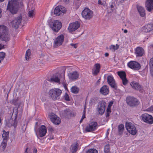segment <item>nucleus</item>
<instances>
[{
	"mask_svg": "<svg viewBox=\"0 0 153 153\" xmlns=\"http://www.w3.org/2000/svg\"><path fill=\"white\" fill-rule=\"evenodd\" d=\"M149 64L151 73L152 74L153 76V58L150 59Z\"/></svg>",
	"mask_w": 153,
	"mask_h": 153,
	"instance_id": "nucleus-33",
	"label": "nucleus"
},
{
	"mask_svg": "<svg viewBox=\"0 0 153 153\" xmlns=\"http://www.w3.org/2000/svg\"><path fill=\"white\" fill-rule=\"evenodd\" d=\"M48 25L52 30L56 32H57L62 27L61 22L57 20L53 22H49Z\"/></svg>",
	"mask_w": 153,
	"mask_h": 153,
	"instance_id": "nucleus-5",
	"label": "nucleus"
},
{
	"mask_svg": "<svg viewBox=\"0 0 153 153\" xmlns=\"http://www.w3.org/2000/svg\"><path fill=\"white\" fill-rule=\"evenodd\" d=\"M130 84L132 87L136 90L140 91L142 89V87L137 82H131Z\"/></svg>",
	"mask_w": 153,
	"mask_h": 153,
	"instance_id": "nucleus-26",
	"label": "nucleus"
},
{
	"mask_svg": "<svg viewBox=\"0 0 153 153\" xmlns=\"http://www.w3.org/2000/svg\"><path fill=\"white\" fill-rule=\"evenodd\" d=\"M20 5L21 7L23 6V3L22 2H21L20 3Z\"/></svg>",
	"mask_w": 153,
	"mask_h": 153,
	"instance_id": "nucleus-61",
	"label": "nucleus"
},
{
	"mask_svg": "<svg viewBox=\"0 0 153 153\" xmlns=\"http://www.w3.org/2000/svg\"><path fill=\"white\" fill-rule=\"evenodd\" d=\"M149 109L151 111H153V106H151Z\"/></svg>",
	"mask_w": 153,
	"mask_h": 153,
	"instance_id": "nucleus-56",
	"label": "nucleus"
},
{
	"mask_svg": "<svg viewBox=\"0 0 153 153\" xmlns=\"http://www.w3.org/2000/svg\"><path fill=\"white\" fill-rule=\"evenodd\" d=\"M4 48V46L3 45L0 44V50Z\"/></svg>",
	"mask_w": 153,
	"mask_h": 153,
	"instance_id": "nucleus-55",
	"label": "nucleus"
},
{
	"mask_svg": "<svg viewBox=\"0 0 153 153\" xmlns=\"http://www.w3.org/2000/svg\"><path fill=\"white\" fill-rule=\"evenodd\" d=\"M7 141L3 140L1 143V146L3 149H4L7 146Z\"/></svg>",
	"mask_w": 153,
	"mask_h": 153,
	"instance_id": "nucleus-42",
	"label": "nucleus"
},
{
	"mask_svg": "<svg viewBox=\"0 0 153 153\" xmlns=\"http://www.w3.org/2000/svg\"><path fill=\"white\" fill-rule=\"evenodd\" d=\"M85 109H84V110L83 111L82 115H84V116H85Z\"/></svg>",
	"mask_w": 153,
	"mask_h": 153,
	"instance_id": "nucleus-59",
	"label": "nucleus"
},
{
	"mask_svg": "<svg viewBox=\"0 0 153 153\" xmlns=\"http://www.w3.org/2000/svg\"><path fill=\"white\" fill-rule=\"evenodd\" d=\"M71 91L73 93L77 94L78 93L79 89L76 86H73L71 89Z\"/></svg>",
	"mask_w": 153,
	"mask_h": 153,
	"instance_id": "nucleus-35",
	"label": "nucleus"
},
{
	"mask_svg": "<svg viewBox=\"0 0 153 153\" xmlns=\"http://www.w3.org/2000/svg\"><path fill=\"white\" fill-rule=\"evenodd\" d=\"M110 151V147L108 145H106L105 146L104 152L105 153H108Z\"/></svg>",
	"mask_w": 153,
	"mask_h": 153,
	"instance_id": "nucleus-40",
	"label": "nucleus"
},
{
	"mask_svg": "<svg viewBox=\"0 0 153 153\" xmlns=\"http://www.w3.org/2000/svg\"><path fill=\"white\" fill-rule=\"evenodd\" d=\"M80 26V24L77 21L70 24L68 28V30L70 33H72L77 30Z\"/></svg>",
	"mask_w": 153,
	"mask_h": 153,
	"instance_id": "nucleus-13",
	"label": "nucleus"
},
{
	"mask_svg": "<svg viewBox=\"0 0 153 153\" xmlns=\"http://www.w3.org/2000/svg\"><path fill=\"white\" fill-rule=\"evenodd\" d=\"M126 101L127 103L131 107H136L140 103L137 98L129 96L126 97Z\"/></svg>",
	"mask_w": 153,
	"mask_h": 153,
	"instance_id": "nucleus-6",
	"label": "nucleus"
},
{
	"mask_svg": "<svg viewBox=\"0 0 153 153\" xmlns=\"http://www.w3.org/2000/svg\"><path fill=\"white\" fill-rule=\"evenodd\" d=\"M0 39L5 41L10 39L9 35L7 34V27L4 26H0Z\"/></svg>",
	"mask_w": 153,
	"mask_h": 153,
	"instance_id": "nucleus-3",
	"label": "nucleus"
},
{
	"mask_svg": "<svg viewBox=\"0 0 153 153\" xmlns=\"http://www.w3.org/2000/svg\"><path fill=\"white\" fill-rule=\"evenodd\" d=\"M126 127L128 131L133 135H135L137 133V130L135 126L130 122H126Z\"/></svg>",
	"mask_w": 153,
	"mask_h": 153,
	"instance_id": "nucleus-8",
	"label": "nucleus"
},
{
	"mask_svg": "<svg viewBox=\"0 0 153 153\" xmlns=\"http://www.w3.org/2000/svg\"><path fill=\"white\" fill-rule=\"evenodd\" d=\"M68 75L69 79L72 80L77 79L79 76V74L76 71L69 73Z\"/></svg>",
	"mask_w": 153,
	"mask_h": 153,
	"instance_id": "nucleus-23",
	"label": "nucleus"
},
{
	"mask_svg": "<svg viewBox=\"0 0 153 153\" xmlns=\"http://www.w3.org/2000/svg\"><path fill=\"white\" fill-rule=\"evenodd\" d=\"M128 65L130 68L135 70H138L140 68L139 63L135 61H130L128 63Z\"/></svg>",
	"mask_w": 153,
	"mask_h": 153,
	"instance_id": "nucleus-16",
	"label": "nucleus"
},
{
	"mask_svg": "<svg viewBox=\"0 0 153 153\" xmlns=\"http://www.w3.org/2000/svg\"><path fill=\"white\" fill-rule=\"evenodd\" d=\"M30 49L27 50L26 52L25 58L27 60H29L30 57Z\"/></svg>",
	"mask_w": 153,
	"mask_h": 153,
	"instance_id": "nucleus-37",
	"label": "nucleus"
},
{
	"mask_svg": "<svg viewBox=\"0 0 153 153\" xmlns=\"http://www.w3.org/2000/svg\"><path fill=\"white\" fill-rule=\"evenodd\" d=\"M70 45L73 47H74V48H76L77 47V44H73L71 43L70 44Z\"/></svg>",
	"mask_w": 153,
	"mask_h": 153,
	"instance_id": "nucleus-50",
	"label": "nucleus"
},
{
	"mask_svg": "<svg viewBox=\"0 0 153 153\" xmlns=\"http://www.w3.org/2000/svg\"><path fill=\"white\" fill-rule=\"evenodd\" d=\"M23 104H20L18 107H16L13 109V111L12 116V117H14L13 120L12 118H10L6 123V125L9 127L13 126L16 128L17 125V117L20 118L22 114Z\"/></svg>",
	"mask_w": 153,
	"mask_h": 153,
	"instance_id": "nucleus-1",
	"label": "nucleus"
},
{
	"mask_svg": "<svg viewBox=\"0 0 153 153\" xmlns=\"http://www.w3.org/2000/svg\"><path fill=\"white\" fill-rule=\"evenodd\" d=\"M49 130L50 131V133L49 135V136H50L51 137L49 138V139L50 140H51L53 139V136H52L51 137L52 134V131H53V129L52 127H50L49 128Z\"/></svg>",
	"mask_w": 153,
	"mask_h": 153,
	"instance_id": "nucleus-39",
	"label": "nucleus"
},
{
	"mask_svg": "<svg viewBox=\"0 0 153 153\" xmlns=\"http://www.w3.org/2000/svg\"><path fill=\"white\" fill-rule=\"evenodd\" d=\"M153 29V24H148L142 27V30L143 32L146 33L149 32Z\"/></svg>",
	"mask_w": 153,
	"mask_h": 153,
	"instance_id": "nucleus-21",
	"label": "nucleus"
},
{
	"mask_svg": "<svg viewBox=\"0 0 153 153\" xmlns=\"http://www.w3.org/2000/svg\"><path fill=\"white\" fill-rule=\"evenodd\" d=\"M2 12L1 9L0 8V18L1 16V13Z\"/></svg>",
	"mask_w": 153,
	"mask_h": 153,
	"instance_id": "nucleus-62",
	"label": "nucleus"
},
{
	"mask_svg": "<svg viewBox=\"0 0 153 153\" xmlns=\"http://www.w3.org/2000/svg\"><path fill=\"white\" fill-rule=\"evenodd\" d=\"M27 123H26V122H25L24 121L23 122V123H22L21 128L22 130V132H24L25 131L27 127Z\"/></svg>",
	"mask_w": 153,
	"mask_h": 153,
	"instance_id": "nucleus-34",
	"label": "nucleus"
},
{
	"mask_svg": "<svg viewBox=\"0 0 153 153\" xmlns=\"http://www.w3.org/2000/svg\"><path fill=\"white\" fill-rule=\"evenodd\" d=\"M64 37L63 35L61 34L54 39L53 47L57 48L61 45L64 41Z\"/></svg>",
	"mask_w": 153,
	"mask_h": 153,
	"instance_id": "nucleus-9",
	"label": "nucleus"
},
{
	"mask_svg": "<svg viewBox=\"0 0 153 153\" xmlns=\"http://www.w3.org/2000/svg\"><path fill=\"white\" fill-rule=\"evenodd\" d=\"M61 93L62 91L59 89H52L49 92V95L53 100H55L59 98Z\"/></svg>",
	"mask_w": 153,
	"mask_h": 153,
	"instance_id": "nucleus-4",
	"label": "nucleus"
},
{
	"mask_svg": "<svg viewBox=\"0 0 153 153\" xmlns=\"http://www.w3.org/2000/svg\"><path fill=\"white\" fill-rule=\"evenodd\" d=\"M78 143H76L73 144L71 146V150L72 153L76 152L78 149Z\"/></svg>",
	"mask_w": 153,
	"mask_h": 153,
	"instance_id": "nucleus-28",
	"label": "nucleus"
},
{
	"mask_svg": "<svg viewBox=\"0 0 153 153\" xmlns=\"http://www.w3.org/2000/svg\"><path fill=\"white\" fill-rule=\"evenodd\" d=\"M82 15L85 19L89 20L93 17V12L88 8H85L82 11Z\"/></svg>",
	"mask_w": 153,
	"mask_h": 153,
	"instance_id": "nucleus-7",
	"label": "nucleus"
},
{
	"mask_svg": "<svg viewBox=\"0 0 153 153\" xmlns=\"http://www.w3.org/2000/svg\"><path fill=\"white\" fill-rule=\"evenodd\" d=\"M97 123L95 122H92L87 126L85 128L86 131L88 132L93 131L97 126Z\"/></svg>",
	"mask_w": 153,
	"mask_h": 153,
	"instance_id": "nucleus-19",
	"label": "nucleus"
},
{
	"mask_svg": "<svg viewBox=\"0 0 153 153\" xmlns=\"http://www.w3.org/2000/svg\"><path fill=\"white\" fill-rule=\"evenodd\" d=\"M98 4H99L103 5V3H102V1L100 0H99L98 1Z\"/></svg>",
	"mask_w": 153,
	"mask_h": 153,
	"instance_id": "nucleus-54",
	"label": "nucleus"
},
{
	"mask_svg": "<svg viewBox=\"0 0 153 153\" xmlns=\"http://www.w3.org/2000/svg\"><path fill=\"white\" fill-rule=\"evenodd\" d=\"M64 87L65 88V89H67V86H66V85L65 84V85H64Z\"/></svg>",
	"mask_w": 153,
	"mask_h": 153,
	"instance_id": "nucleus-64",
	"label": "nucleus"
},
{
	"mask_svg": "<svg viewBox=\"0 0 153 153\" xmlns=\"http://www.w3.org/2000/svg\"><path fill=\"white\" fill-rule=\"evenodd\" d=\"M135 53L137 56H142L144 54V50L142 47H137L135 49Z\"/></svg>",
	"mask_w": 153,
	"mask_h": 153,
	"instance_id": "nucleus-20",
	"label": "nucleus"
},
{
	"mask_svg": "<svg viewBox=\"0 0 153 153\" xmlns=\"http://www.w3.org/2000/svg\"><path fill=\"white\" fill-rule=\"evenodd\" d=\"M22 17L21 16L16 18L11 22L12 27L16 29L17 28L20 23L22 22Z\"/></svg>",
	"mask_w": 153,
	"mask_h": 153,
	"instance_id": "nucleus-12",
	"label": "nucleus"
},
{
	"mask_svg": "<svg viewBox=\"0 0 153 153\" xmlns=\"http://www.w3.org/2000/svg\"><path fill=\"white\" fill-rule=\"evenodd\" d=\"M17 102L18 100H14L13 102V104L15 105H17L18 104Z\"/></svg>",
	"mask_w": 153,
	"mask_h": 153,
	"instance_id": "nucleus-51",
	"label": "nucleus"
},
{
	"mask_svg": "<svg viewBox=\"0 0 153 153\" xmlns=\"http://www.w3.org/2000/svg\"><path fill=\"white\" fill-rule=\"evenodd\" d=\"M106 103L104 101H102L100 102L98 104L97 108V110L98 111L99 114L102 115L104 113Z\"/></svg>",
	"mask_w": 153,
	"mask_h": 153,
	"instance_id": "nucleus-11",
	"label": "nucleus"
},
{
	"mask_svg": "<svg viewBox=\"0 0 153 153\" xmlns=\"http://www.w3.org/2000/svg\"><path fill=\"white\" fill-rule=\"evenodd\" d=\"M46 128L44 125H42L39 128V133L40 137H42L44 136L47 133Z\"/></svg>",
	"mask_w": 153,
	"mask_h": 153,
	"instance_id": "nucleus-22",
	"label": "nucleus"
},
{
	"mask_svg": "<svg viewBox=\"0 0 153 153\" xmlns=\"http://www.w3.org/2000/svg\"><path fill=\"white\" fill-rule=\"evenodd\" d=\"M100 65L99 63L95 64L94 65V69L92 70V73L94 75H97L100 72Z\"/></svg>",
	"mask_w": 153,
	"mask_h": 153,
	"instance_id": "nucleus-24",
	"label": "nucleus"
},
{
	"mask_svg": "<svg viewBox=\"0 0 153 153\" xmlns=\"http://www.w3.org/2000/svg\"><path fill=\"white\" fill-rule=\"evenodd\" d=\"M119 47V46L117 44H116L115 46L112 45L111 46L110 49L112 51H115L117 50Z\"/></svg>",
	"mask_w": 153,
	"mask_h": 153,
	"instance_id": "nucleus-36",
	"label": "nucleus"
},
{
	"mask_svg": "<svg viewBox=\"0 0 153 153\" xmlns=\"http://www.w3.org/2000/svg\"><path fill=\"white\" fill-rule=\"evenodd\" d=\"M105 56L108 57V55H109V54H108V53H106L105 54Z\"/></svg>",
	"mask_w": 153,
	"mask_h": 153,
	"instance_id": "nucleus-60",
	"label": "nucleus"
},
{
	"mask_svg": "<svg viewBox=\"0 0 153 153\" xmlns=\"http://www.w3.org/2000/svg\"><path fill=\"white\" fill-rule=\"evenodd\" d=\"M107 82L108 84L111 88L115 90H116L117 88V86L112 76H108L107 77Z\"/></svg>",
	"mask_w": 153,
	"mask_h": 153,
	"instance_id": "nucleus-15",
	"label": "nucleus"
},
{
	"mask_svg": "<svg viewBox=\"0 0 153 153\" xmlns=\"http://www.w3.org/2000/svg\"><path fill=\"white\" fill-rule=\"evenodd\" d=\"M117 74L121 79L126 77V73L123 71H118Z\"/></svg>",
	"mask_w": 153,
	"mask_h": 153,
	"instance_id": "nucleus-32",
	"label": "nucleus"
},
{
	"mask_svg": "<svg viewBox=\"0 0 153 153\" xmlns=\"http://www.w3.org/2000/svg\"><path fill=\"white\" fill-rule=\"evenodd\" d=\"M122 79V80L123 84L124 85H126L127 84L128 81L126 78V77H125V78Z\"/></svg>",
	"mask_w": 153,
	"mask_h": 153,
	"instance_id": "nucleus-47",
	"label": "nucleus"
},
{
	"mask_svg": "<svg viewBox=\"0 0 153 153\" xmlns=\"http://www.w3.org/2000/svg\"><path fill=\"white\" fill-rule=\"evenodd\" d=\"M60 10H61V13H65L66 12V8L63 6H60Z\"/></svg>",
	"mask_w": 153,
	"mask_h": 153,
	"instance_id": "nucleus-45",
	"label": "nucleus"
},
{
	"mask_svg": "<svg viewBox=\"0 0 153 153\" xmlns=\"http://www.w3.org/2000/svg\"><path fill=\"white\" fill-rule=\"evenodd\" d=\"M19 8V2L17 0H9L7 9L12 14L17 13Z\"/></svg>",
	"mask_w": 153,
	"mask_h": 153,
	"instance_id": "nucleus-2",
	"label": "nucleus"
},
{
	"mask_svg": "<svg viewBox=\"0 0 153 153\" xmlns=\"http://www.w3.org/2000/svg\"><path fill=\"white\" fill-rule=\"evenodd\" d=\"M113 102L111 101L109 104L108 105V106L107 108H108L109 109H111V106L112 105V104H113Z\"/></svg>",
	"mask_w": 153,
	"mask_h": 153,
	"instance_id": "nucleus-49",
	"label": "nucleus"
},
{
	"mask_svg": "<svg viewBox=\"0 0 153 153\" xmlns=\"http://www.w3.org/2000/svg\"><path fill=\"white\" fill-rule=\"evenodd\" d=\"M110 7L111 8V11H113L114 10V6L113 5H110Z\"/></svg>",
	"mask_w": 153,
	"mask_h": 153,
	"instance_id": "nucleus-53",
	"label": "nucleus"
},
{
	"mask_svg": "<svg viewBox=\"0 0 153 153\" xmlns=\"http://www.w3.org/2000/svg\"><path fill=\"white\" fill-rule=\"evenodd\" d=\"M60 7L59 6L56 7L54 10V13L56 16H59L61 14V10H60Z\"/></svg>",
	"mask_w": 153,
	"mask_h": 153,
	"instance_id": "nucleus-30",
	"label": "nucleus"
},
{
	"mask_svg": "<svg viewBox=\"0 0 153 153\" xmlns=\"http://www.w3.org/2000/svg\"><path fill=\"white\" fill-rule=\"evenodd\" d=\"M37 152V150L36 148H35L34 149V151H33V152H34V153H36Z\"/></svg>",
	"mask_w": 153,
	"mask_h": 153,
	"instance_id": "nucleus-58",
	"label": "nucleus"
},
{
	"mask_svg": "<svg viewBox=\"0 0 153 153\" xmlns=\"http://www.w3.org/2000/svg\"><path fill=\"white\" fill-rule=\"evenodd\" d=\"M64 98L67 101H70L69 96L67 93H65V94L64 96Z\"/></svg>",
	"mask_w": 153,
	"mask_h": 153,
	"instance_id": "nucleus-48",
	"label": "nucleus"
},
{
	"mask_svg": "<svg viewBox=\"0 0 153 153\" xmlns=\"http://www.w3.org/2000/svg\"><path fill=\"white\" fill-rule=\"evenodd\" d=\"M141 117L144 122L147 123L152 124L153 123V118L151 115L145 113L142 114Z\"/></svg>",
	"mask_w": 153,
	"mask_h": 153,
	"instance_id": "nucleus-10",
	"label": "nucleus"
},
{
	"mask_svg": "<svg viewBox=\"0 0 153 153\" xmlns=\"http://www.w3.org/2000/svg\"><path fill=\"white\" fill-rule=\"evenodd\" d=\"M124 129V126L123 125L120 124L119 125L118 127V129L119 134L121 135L123 133Z\"/></svg>",
	"mask_w": 153,
	"mask_h": 153,
	"instance_id": "nucleus-31",
	"label": "nucleus"
},
{
	"mask_svg": "<svg viewBox=\"0 0 153 153\" xmlns=\"http://www.w3.org/2000/svg\"><path fill=\"white\" fill-rule=\"evenodd\" d=\"M106 111L105 116L106 117H108L110 115V113L111 112V110L108 108H107Z\"/></svg>",
	"mask_w": 153,
	"mask_h": 153,
	"instance_id": "nucleus-46",
	"label": "nucleus"
},
{
	"mask_svg": "<svg viewBox=\"0 0 153 153\" xmlns=\"http://www.w3.org/2000/svg\"><path fill=\"white\" fill-rule=\"evenodd\" d=\"M65 116H68L71 114L70 110L69 109H66L64 110L63 113Z\"/></svg>",
	"mask_w": 153,
	"mask_h": 153,
	"instance_id": "nucleus-41",
	"label": "nucleus"
},
{
	"mask_svg": "<svg viewBox=\"0 0 153 153\" xmlns=\"http://www.w3.org/2000/svg\"><path fill=\"white\" fill-rule=\"evenodd\" d=\"M97 151L95 149H91L88 150L86 153H97Z\"/></svg>",
	"mask_w": 153,
	"mask_h": 153,
	"instance_id": "nucleus-44",
	"label": "nucleus"
},
{
	"mask_svg": "<svg viewBox=\"0 0 153 153\" xmlns=\"http://www.w3.org/2000/svg\"><path fill=\"white\" fill-rule=\"evenodd\" d=\"M5 56V53H4L3 52L0 53V60H1V62L3 60Z\"/></svg>",
	"mask_w": 153,
	"mask_h": 153,
	"instance_id": "nucleus-43",
	"label": "nucleus"
},
{
	"mask_svg": "<svg viewBox=\"0 0 153 153\" xmlns=\"http://www.w3.org/2000/svg\"><path fill=\"white\" fill-rule=\"evenodd\" d=\"M85 117V116H84V115H82V117L80 121V123H81L83 119Z\"/></svg>",
	"mask_w": 153,
	"mask_h": 153,
	"instance_id": "nucleus-52",
	"label": "nucleus"
},
{
	"mask_svg": "<svg viewBox=\"0 0 153 153\" xmlns=\"http://www.w3.org/2000/svg\"><path fill=\"white\" fill-rule=\"evenodd\" d=\"M37 152V150L36 148H35L34 149V151H33V152H34V153H36Z\"/></svg>",
	"mask_w": 153,
	"mask_h": 153,
	"instance_id": "nucleus-57",
	"label": "nucleus"
},
{
	"mask_svg": "<svg viewBox=\"0 0 153 153\" xmlns=\"http://www.w3.org/2000/svg\"><path fill=\"white\" fill-rule=\"evenodd\" d=\"M145 6L147 10L151 12L153 10V0H146Z\"/></svg>",
	"mask_w": 153,
	"mask_h": 153,
	"instance_id": "nucleus-18",
	"label": "nucleus"
},
{
	"mask_svg": "<svg viewBox=\"0 0 153 153\" xmlns=\"http://www.w3.org/2000/svg\"><path fill=\"white\" fill-rule=\"evenodd\" d=\"M60 76L61 75L59 74H55L52 76L50 78H48V80L52 82H55L59 83Z\"/></svg>",
	"mask_w": 153,
	"mask_h": 153,
	"instance_id": "nucleus-17",
	"label": "nucleus"
},
{
	"mask_svg": "<svg viewBox=\"0 0 153 153\" xmlns=\"http://www.w3.org/2000/svg\"><path fill=\"white\" fill-rule=\"evenodd\" d=\"M137 8L140 16L142 17H143L145 15V10L143 7L137 4Z\"/></svg>",
	"mask_w": 153,
	"mask_h": 153,
	"instance_id": "nucleus-27",
	"label": "nucleus"
},
{
	"mask_svg": "<svg viewBox=\"0 0 153 153\" xmlns=\"http://www.w3.org/2000/svg\"><path fill=\"white\" fill-rule=\"evenodd\" d=\"M51 120L54 124L56 125L59 124L61 122L60 118L54 114L50 113L49 114Z\"/></svg>",
	"mask_w": 153,
	"mask_h": 153,
	"instance_id": "nucleus-14",
	"label": "nucleus"
},
{
	"mask_svg": "<svg viewBox=\"0 0 153 153\" xmlns=\"http://www.w3.org/2000/svg\"><path fill=\"white\" fill-rule=\"evenodd\" d=\"M108 88L106 85L103 86L100 90V92L101 94L106 95L109 93Z\"/></svg>",
	"mask_w": 153,
	"mask_h": 153,
	"instance_id": "nucleus-25",
	"label": "nucleus"
},
{
	"mask_svg": "<svg viewBox=\"0 0 153 153\" xmlns=\"http://www.w3.org/2000/svg\"><path fill=\"white\" fill-rule=\"evenodd\" d=\"M3 133L2 135V137L3 140L7 141L9 139V132H6L5 130L3 131Z\"/></svg>",
	"mask_w": 153,
	"mask_h": 153,
	"instance_id": "nucleus-29",
	"label": "nucleus"
},
{
	"mask_svg": "<svg viewBox=\"0 0 153 153\" xmlns=\"http://www.w3.org/2000/svg\"><path fill=\"white\" fill-rule=\"evenodd\" d=\"M127 32H128V31L127 30H125L124 31V32L125 33H127Z\"/></svg>",
	"mask_w": 153,
	"mask_h": 153,
	"instance_id": "nucleus-63",
	"label": "nucleus"
},
{
	"mask_svg": "<svg viewBox=\"0 0 153 153\" xmlns=\"http://www.w3.org/2000/svg\"><path fill=\"white\" fill-rule=\"evenodd\" d=\"M35 15V13L33 9L29 10L28 12V16L30 17H33Z\"/></svg>",
	"mask_w": 153,
	"mask_h": 153,
	"instance_id": "nucleus-38",
	"label": "nucleus"
}]
</instances>
